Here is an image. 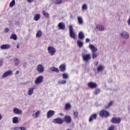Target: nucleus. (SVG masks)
Listing matches in <instances>:
<instances>
[{"instance_id":"2f4dec72","label":"nucleus","mask_w":130,"mask_h":130,"mask_svg":"<svg viewBox=\"0 0 130 130\" xmlns=\"http://www.w3.org/2000/svg\"><path fill=\"white\" fill-rule=\"evenodd\" d=\"M10 39H13V40H17V35L15 34H13L10 37Z\"/></svg>"},{"instance_id":"8fccbe9b","label":"nucleus","mask_w":130,"mask_h":130,"mask_svg":"<svg viewBox=\"0 0 130 130\" xmlns=\"http://www.w3.org/2000/svg\"><path fill=\"white\" fill-rule=\"evenodd\" d=\"M28 3H32L33 2V0H27Z\"/></svg>"},{"instance_id":"a18cd8bd","label":"nucleus","mask_w":130,"mask_h":130,"mask_svg":"<svg viewBox=\"0 0 130 130\" xmlns=\"http://www.w3.org/2000/svg\"><path fill=\"white\" fill-rule=\"evenodd\" d=\"M20 128L21 130H26V128L23 126L20 127Z\"/></svg>"},{"instance_id":"473e14b6","label":"nucleus","mask_w":130,"mask_h":130,"mask_svg":"<svg viewBox=\"0 0 130 130\" xmlns=\"http://www.w3.org/2000/svg\"><path fill=\"white\" fill-rule=\"evenodd\" d=\"M14 60L15 63V66H19V63H20V60H19V59H18V58H15Z\"/></svg>"},{"instance_id":"412c9836","label":"nucleus","mask_w":130,"mask_h":130,"mask_svg":"<svg viewBox=\"0 0 130 130\" xmlns=\"http://www.w3.org/2000/svg\"><path fill=\"white\" fill-rule=\"evenodd\" d=\"M72 108V105L70 103H67L66 104V110H71Z\"/></svg>"},{"instance_id":"37998d69","label":"nucleus","mask_w":130,"mask_h":130,"mask_svg":"<svg viewBox=\"0 0 130 130\" xmlns=\"http://www.w3.org/2000/svg\"><path fill=\"white\" fill-rule=\"evenodd\" d=\"M94 64L95 67H97V66H98V64H99V62L98 61L94 62Z\"/></svg>"},{"instance_id":"a211bd4d","label":"nucleus","mask_w":130,"mask_h":130,"mask_svg":"<svg viewBox=\"0 0 130 130\" xmlns=\"http://www.w3.org/2000/svg\"><path fill=\"white\" fill-rule=\"evenodd\" d=\"M59 69L60 72H64V71L66 70V64H61L59 67Z\"/></svg>"},{"instance_id":"72a5a7b5","label":"nucleus","mask_w":130,"mask_h":130,"mask_svg":"<svg viewBox=\"0 0 130 130\" xmlns=\"http://www.w3.org/2000/svg\"><path fill=\"white\" fill-rule=\"evenodd\" d=\"M15 4H16V1H15V0H13L11 2H10L9 4V7H10V8H13V7H14Z\"/></svg>"},{"instance_id":"603ef678","label":"nucleus","mask_w":130,"mask_h":130,"mask_svg":"<svg viewBox=\"0 0 130 130\" xmlns=\"http://www.w3.org/2000/svg\"><path fill=\"white\" fill-rule=\"evenodd\" d=\"M59 115H60V116H63V114H62V113H60L59 114Z\"/></svg>"},{"instance_id":"f03ea898","label":"nucleus","mask_w":130,"mask_h":130,"mask_svg":"<svg viewBox=\"0 0 130 130\" xmlns=\"http://www.w3.org/2000/svg\"><path fill=\"white\" fill-rule=\"evenodd\" d=\"M69 32L70 37L73 39H76V34L74 32V28L72 25L69 26Z\"/></svg>"},{"instance_id":"c03bdc74","label":"nucleus","mask_w":130,"mask_h":130,"mask_svg":"<svg viewBox=\"0 0 130 130\" xmlns=\"http://www.w3.org/2000/svg\"><path fill=\"white\" fill-rule=\"evenodd\" d=\"M9 31H10V29H9V28H8V27H6V28H5V32H6V33H8V32H9Z\"/></svg>"},{"instance_id":"e433bc0d","label":"nucleus","mask_w":130,"mask_h":130,"mask_svg":"<svg viewBox=\"0 0 130 130\" xmlns=\"http://www.w3.org/2000/svg\"><path fill=\"white\" fill-rule=\"evenodd\" d=\"M112 103H113V101L110 102L108 105L105 107V108H109L110 106H111V105H112Z\"/></svg>"},{"instance_id":"4468645a","label":"nucleus","mask_w":130,"mask_h":130,"mask_svg":"<svg viewBox=\"0 0 130 130\" xmlns=\"http://www.w3.org/2000/svg\"><path fill=\"white\" fill-rule=\"evenodd\" d=\"M111 121L112 122V123H120V118H112Z\"/></svg>"},{"instance_id":"49530a36","label":"nucleus","mask_w":130,"mask_h":130,"mask_svg":"<svg viewBox=\"0 0 130 130\" xmlns=\"http://www.w3.org/2000/svg\"><path fill=\"white\" fill-rule=\"evenodd\" d=\"M85 41H86V43H88V42H90V39L87 38V39H86Z\"/></svg>"},{"instance_id":"f704fd0d","label":"nucleus","mask_w":130,"mask_h":130,"mask_svg":"<svg viewBox=\"0 0 130 130\" xmlns=\"http://www.w3.org/2000/svg\"><path fill=\"white\" fill-rule=\"evenodd\" d=\"M43 13L44 17L47 18H49V14L48 13L45 12V11H43Z\"/></svg>"},{"instance_id":"0eeeda50","label":"nucleus","mask_w":130,"mask_h":130,"mask_svg":"<svg viewBox=\"0 0 130 130\" xmlns=\"http://www.w3.org/2000/svg\"><path fill=\"white\" fill-rule=\"evenodd\" d=\"M82 56L84 61H85V62H88L91 59V54H83Z\"/></svg>"},{"instance_id":"3c124183","label":"nucleus","mask_w":130,"mask_h":130,"mask_svg":"<svg viewBox=\"0 0 130 130\" xmlns=\"http://www.w3.org/2000/svg\"><path fill=\"white\" fill-rule=\"evenodd\" d=\"M69 78V75L68 74H66V79H68Z\"/></svg>"},{"instance_id":"ddd939ff","label":"nucleus","mask_w":130,"mask_h":130,"mask_svg":"<svg viewBox=\"0 0 130 130\" xmlns=\"http://www.w3.org/2000/svg\"><path fill=\"white\" fill-rule=\"evenodd\" d=\"M11 75H13V71L12 70H8L3 74L2 77L3 78H7V77L11 76Z\"/></svg>"},{"instance_id":"5701e85b","label":"nucleus","mask_w":130,"mask_h":130,"mask_svg":"<svg viewBox=\"0 0 130 130\" xmlns=\"http://www.w3.org/2000/svg\"><path fill=\"white\" fill-rule=\"evenodd\" d=\"M96 118H97V115L96 114H94L90 117L89 121H92L93 119H96Z\"/></svg>"},{"instance_id":"09e8293b","label":"nucleus","mask_w":130,"mask_h":130,"mask_svg":"<svg viewBox=\"0 0 130 130\" xmlns=\"http://www.w3.org/2000/svg\"><path fill=\"white\" fill-rule=\"evenodd\" d=\"M62 76H63V78L66 79V74L65 73L63 74Z\"/></svg>"},{"instance_id":"a19ab883","label":"nucleus","mask_w":130,"mask_h":130,"mask_svg":"<svg viewBox=\"0 0 130 130\" xmlns=\"http://www.w3.org/2000/svg\"><path fill=\"white\" fill-rule=\"evenodd\" d=\"M78 111H76V112H74V116H75V117H78Z\"/></svg>"},{"instance_id":"9b49d317","label":"nucleus","mask_w":130,"mask_h":130,"mask_svg":"<svg viewBox=\"0 0 130 130\" xmlns=\"http://www.w3.org/2000/svg\"><path fill=\"white\" fill-rule=\"evenodd\" d=\"M13 112L15 114H18L19 115H22L23 112L19 109L15 108L13 109Z\"/></svg>"},{"instance_id":"39448f33","label":"nucleus","mask_w":130,"mask_h":130,"mask_svg":"<svg viewBox=\"0 0 130 130\" xmlns=\"http://www.w3.org/2000/svg\"><path fill=\"white\" fill-rule=\"evenodd\" d=\"M48 51L50 54V55H54L55 53L56 52V50H55V48L52 46H49L48 47Z\"/></svg>"},{"instance_id":"1a4fd4ad","label":"nucleus","mask_w":130,"mask_h":130,"mask_svg":"<svg viewBox=\"0 0 130 130\" xmlns=\"http://www.w3.org/2000/svg\"><path fill=\"white\" fill-rule=\"evenodd\" d=\"M37 70L38 73H43V72H44V67H43V66L41 64H38L37 66Z\"/></svg>"},{"instance_id":"de8ad7c7","label":"nucleus","mask_w":130,"mask_h":130,"mask_svg":"<svg viewBox=\"0 0 130 130\" xmlns=\"http://www.w3.org/2000/svg\"><path fill=\"white\" fill-rule=\"evenodd\" d=\"M19 73H20V71H19V70H17L16 71V73L15 75H18V74H19Z\"/></svg>"},{"instance_id":"4be33fe9","label":"nucleus","mask_w":130,"mask_h":130,"mask_svg":"<svg viewBox=\"0 0 130 130\" xmlns=\"http://www.w3.org/2000/svg\"><path fill=\"white\" fill-rule=\"evenodd\" d=\"M104 70V66L100 65L98 67L97 71L98 73H99V72H102Z\"/></svg>"},{"instance_id":"79ce46f5","label":"nucleus","mask_w":130,"mask_h":130,"mask_svg":"<svg viewBox=\"0 0 130 130\" xmlns=\"http://www.w3.org/2000/svg\"><path fill=\"white\" fill-rule=\"evenodd\" d=\"M4 62V61L3 59H0V67L3 66V63Z\"/></svg>"},{"instance_id":"864d4df0","label":"nucleus","mask_w":130,"mask_h":130,"mask_svg":"<svg viewBox=\"0 0 130 130\" xmlns=\"http://www.w3.org/2000/svg\"><path fill=\"white\" fill-rule=\"evenodd\" d=\"M17 48H18V49L20 48V45H17Z\"/></svg>"},{"instance_id":"c9c22d12","label":"nucleus","mask_w":130,"mask_h":130,"mask_svg":"<svg viewBox=\"0 0 130 130\" xmlns=\"http://www.w3.org/2000/svg\"><path fill=\"white\" fill-rule=\"evenodd\" d=\"M40 114V111H37V112L35 113V118H37V117L39 116Z\"/></svg>"},{"instance_id":"ea45409f","label":"nucleus","mask_w":130,"mask_h":130,"mask_svg":"<svg viewBox=\"0 0 130 130\" xmlns=\"http://www.w3.org/2000/svg\"><path fill=\"white\" fill-rule=\"evenodd\" d=\"M82 9L83 10H87V5L84 4L82 6Z\"/></svg>"},{"instance_id":"2eb2a0df","label":"nucleus","mask_w":130,"mask_h":130,"mask_svg":"<svg viewBox=\"0 0 130 130\" xmlns=\"http://www.w3.org/2000/svg\"><path fill=\"white\" fill-rule=\"evenodd\" d=\"M1 49H9V48H11V45L9 44H4L1 46L0 47Z\"/></svg>"},{"instance_id":"dca6fc26","label":"nucleus","mask_w":130,"mask_h":130,"mask_svg":"<svg viewBox=\"0 0 130 130\" xmlns=\"http://www.w3.org/2000/svg\"><path fill=\"white\" fill-rule=\"evenodd\" d=\"M58 27L59 30H63V29L66 28V25H64V23H63V22H60L58 24Z\"/></svg>"},{"instance_id":"7c9ffc66","label":"nucleus","mask_w":130,"mask_h":130,"mask_svg":"<svg viewBox=\"0 0 130 130\" xmlns=\"http://www.w3.org/2000/svg\"><path fill=\"white\" fill-rule=\"evenodd\" d=\"M78 23L80 24V25H82L83 24V18H82V17H78Z\"/></svg>"},{"instance_id":"20e7f679","label":"nucleus","mask_w":130,"mask_h":130,"mask_svg":"<svg viewBox=\"0 0 130 130\" xmlns=\"http://www.w3.org/2000/svg\"><path fill=\"white\" fill-rule=\"evenodd\" d=\"M110 114L107 111L102 110L100 112V116L101 117H108Z\"/></svg>"},{"instance_id":"58836bf2","label":"nucleus","mask_w":130,"mask_h":130,"mask_svg":"<svg viewBox=\"0 0 130 130\" xmlns=\"http://www.w3.org/2000/svg\"><path fill=\"white\" fill-rule=\"evenodd\" d=\"M58 84H66V81L60 80L58 81Z\"/></svg>"},{"instance_id":"393cba45","label":"nucleus","mask_w":130,"mask_h":130,"mask_svg":"<svg viewBox=\"0 0 130 130\" xmlns=\"http://www.w3.org/2000/svg\"><path fill=\"white\" fill-rule=\"evenodd\" d=\"M40 14H36L34 17V19L35 21H38L40 19Z\"/></svg>"},{"instance_id":"4c0bfd02","label":"nucleus","mask_w":130,"mask_h":130,"mask_svg":"<svg viewBox=\"0 0 130 130\" xmlns=\"http://www.w3.org/2000/svg\"><path fill=\"white\" fill-rule=\"evenodd\" d=\"M99 93H100V89L98 88L95 90V91H94V94L95 95H97V94H99Z\"/></svg>"},{"instance_id":"f257e3e1","label":"nucleus","mask_w":130,"mask_h":130,"mask_svg":"<svg viewBox=\"0 0 130 130\" xmlns=\"http://www.w3.org/2000/svg\"><path fill=\"white\" fill-rule=\"evenodd\" d=\"M89 48H90V49H91L92 51L91 55L93 59H95V58H96L98 56V54L96 53V52H97V50H98V49H97V48L95 47V46L92 44L89 45Z\"/></svg>"},{"instance_id":"423d86ee","label":"nucleus","mask_w":130,"mask_h":130,"mask_svg":"<svg viewBox=\"0 0 130 130\" xmlns=\"http://www.w3.org/2000/svg\"><path fill=\"white\" fill-rule=\"evenodd\" d=\"M44 79V78L43 77V76H42V75L39 76L35 80V83L37 85L38 84H41V83H42V82H43Z\"/></svg>"},{"instance_id":"6e6d98bb","label":"nucleus","mask_w":130,"mask_h":130,"mask_svg":"<svg viewBox=\"0 0 130 130\" xmlns=\"http://www.w3.org/2000/svg\"><path fill=\"white\" fill-rule=\"evenodd\" d=\"M114 67L115 68V69H116V66H114Z\"/></svg>"},{"instance_id":"f3484780","label":"nucleus","mask_w":130,"mask_h":130,"mask_svg":"<svg viewBox=\"0 0 130 130\" xmlns=\"http://www.w3.org/2000/svg\"><path fill=\"white\" fill-rule=\"evenodd\" d=\"M66 123H71L72 122V118L71 116H66Z\"/></svg>"},{"instance_id":"b1692460","label":"nucleus","mask_w":130,"mask_h":130,"mask_svg":"<svg viewBox=\"0 0 130 130\" xmlns=\"http://www.w3.org/2000/svg\"><path fill=\"white\" fill-rule=\"evenodd\" d=\"M42 36V31L41 30H38L36 34V37L37 38H40Z\"/></svg>"},{"instance_id":"6ab92c4d","label":"nucleus","mask_w":130,"mask_h":130,"mask_svg":"<svg viewBox=\"0 0 130 130\" xmlns=\"http://www.w3.org/2000/svg\"><path fill=\"white\" fill-rule=\"evenodd\" d=\"M78 37L79 39L83 40L85 38V35H84V33L82 31H80L78 34Z\"/></svg>"},{"instance_id":"bb28decb","label":"nucleus","mask_w":130,"mask_h":130,"mask_svg":"<svg viewBox=\"0 0 130 130\" xmlns=\"http://www.w3.org/2000/svg\"><path fill=\"white\" fill-rule=\"evenodd\" d=\"M12 121L13 123H18L19 122V119L18 118V117H13Z\"/></svg>"},{"instance_id":"aec40b11","label":"nucleus","mask_w":130,"mask_h":130,"mask_svg":"<svg viewBox=\"0 0 130 130\" xmlns=\"http://www.w3.org/2000/svg\"><path fill=\"white\" fill-rule=\"evenodd\" d=\"M34 88H29L28 91V95H29V96L32 95L34 93Z\"/></svg>"},{"instance_id":"cd10ccee","label":"nucleus","mask_w":130,"mask_h":130,"mask_svg":"<svg viewBox=\"0 0 130 130\" xmlns=\"http://www.w3.org/2000/svg\"><path fill=\"white\" fill-rule=\"evenodd\" d=\"M55 5H60L62 3V0H53Z\"/></svg>"},{"instance_id":"f8f14e48","label":"nucleus","mask_w":130,"mask_h":130,"mask_svg":"<svg viewBox=\"0 0 130 130\" xmlns=\"http://www.w3.org/2000/svg\"><path fill=\"white\" fill-rule=\"evenodd\" d=\"M55 114V112L52 110H49L47 114V118H50Z\"/></svg>"},{"instance_id":"6e6552de","label":"nucleus","mask_w":130,"mask_h":130,"mask_svg":"<svg viewBox=\"0 0 130 130\" xmlns=\"http://www.w3.org/2000/svg\"><path fill=\"white\" fill-rule=\"evenodd\" d=\"M120 36L123 39H128L129 38V34L126 31H123L120 34Z\"/></svg>"},{"instance_id":"7ed1b4c3","label":"nucleus","mask_w":130,"mask_h":130,"mask_svg":"<svg viewBox=\"0 0 130 130\" xmlns=\"http://www.w3.org/2000/svg\"><path fill=\"white\" fill-rule=\"evenodd\" d=\"M63 121H64V120L60 118H57L52 120V122L53 123L57 124H62Z\"/></svg>"},{"instance_id":"c85d7f7f","label":"nucleus","mask_w":130,"mask_h":130,"mask_svg":"<svg viewBox=\"0 0 130 130\" xmlns=\"http://www.w3.org/2000/svg\"><path fill=\"white\" fill-rule=\"evenodd\" d=\"M51 71H52V72H55V73H58L59 72V70L54 67L51 68Z\"/></svg>"},{"instance_id":"5fc2aeb1","label":"nucleus","mask_w":130,"mask_h":130,"mask_svg":"<svg viewBox=\"0 0 130 130\" xmlns=\"http://www.w3.org/2000/svg\"><path fill=\"white\" fill-rule=\"evenodd\" d=\"M3 118V116L0 114V120Z\"/></svg>"},{"instance_id":"c756f323","label":"nucleus","mask_w":130,"mask_h":130,"mask_svg":"<svg viewBox=\"0 0 130 130\" xmlns=\"http://www.w3.org/2000/svg\"><path fill=\"white\" fill-rule=\"evenodd\" d=\"M77 45L80 48L81 47H83V45H84V43L83 42H81V41H77Z\"/></svg>"},{"instance_id":"a878e982","label":"nucleus","mask_w":130,"mask_h":130,"mask_svg":"<svg viewBox=\"0 0 130 130\" xmlns=\"http://www.w3.org/2000/svg\"><path fill=\"white\" fill-rule=\"evenodd\" d=\"M96 28L99 31H103L104 30V26L101 25H98Z\"/></svg>"},{"instance_id":"9d476101","label":"nucleus","mask_w":130,"mask_h":130,"mask_svg":"<svg viewBox=\"0 0 130 130\" xmlns=\"http://www.w3.org/2000/svg\"><path fill=\"white\" fill-rule=\"evenodd\" d=\"M88 86L90 89H95V88H97L98 87L97 84L92 82H89L88 83Z\"/></svg>"}]
</instances>
